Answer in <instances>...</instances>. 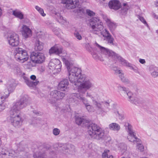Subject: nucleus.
Instances as JSON below:
<instances>
[{
  "mask_svg": "<svg viewBox=\"0 0 158 158\" xmlns=\"http://www.w3.org/2000/svg\"><path fill=\"white\" fill-rule=\"evenodd\" d=\"M62 60L67 67L69 80L75 86L79 93L85 94L87 90L93 88V81L86 75L81 74L80 68L73 66V63L68 60L66 56H62Z\"/></svg>",
  "mask_w": 158,
  "mask_h": 158,
  "instance_id": "f257e3e1",
  "label": "nucleus"
},
{
  "mask_svg": "<svg viewBox=\"0 0 158 158\" xmlns=\"http://www.w3.org/2000/svg\"><path fill=\"white\" fill-rule=\"evenodd\" d=\"M27 104V99L25 97L13 103L8 120L14 127H19L21 125L23 119L21 115L20 110L26 107Z\"/></svg>",
  "mask_w": 158,
  "mask_h": 158,
  "instance_id": "f03ea898",
  "label": "nucleus"
},
{
  "mask_svg": "<svg viewBox=\"0 0 158 158\" xmlns=\"http://www.w3.org/2000/svg\"><path fill=\"white\" fill-rule=\"evenodd\" d=\"M95 45L98 47L101 50V52L111 57L114 60L118 61L123 66L130 68L136 73H139L138 68L135 65H132L131 64L124 60L121 56L111 50L106 49L105 48L100 46L97 43L95 44Z\"/></svg>",
  "mask_w": 158,
  "mask_h": 158,
  "instance_id": "7ed1b4c3",
  "label": "nucleus"
},
{
  "mask_svg": "<svg viewBox=\"0 0 158 158\" xmlns=\"http://www.w3.org/2000/svg\"><path fill=\"white\" fill-rule=\"evenodd\" d=\"M90 25L92 29L91 32L94 34H100L103 37L106 38L110 34L106 29H104L103 23L98 18L94 17L90 20Z\"/></svg>",
  "mask_w": 158,
  "mask_h": 158,
  "instance_id": "20e7f679",
  "label": "nucleus"
},
{
  "mask_svg": "<svg viewBox=\"0 0 158 158\" xmlns=\"http://www.w3.org/2000/svg\"><path fill=\"white\" fill-rule=\"evenodd\" d=\"M88 133L93 139L97 140H105L106 135L103 130L97 124L92 123L88 127Z\"/></svg>",
  "mask_w": 158,
  "mask_h": 158,
  "instance_id": "39448f33",
  "label": "nucleus"
},
{
  "mask_svg": "<svg viewBox=\"0 0 158 158\" xmlns=\"http://www.w3.org/2000/svg\"><path fill=\"white\" fill-rule=\"evenodd\" d=\"M14 55L17 60L22 63L27 60L29 58L27 51L20 48H18L15 49Z\"/></svg>",
  "mask_w": 158,
  "mask_h": 158,
  "instance_id": "423d86ee",
  "label": "nucleus"
},
{
  "mask_svg": "<svg viewBox=\"0 0 158 158\" xmlns=\"http://www.w3.org/2000/svg\"><path fill=\"white\" fill-rule=\"evenodd\" d=\"M61 64L60 60L57 59L51 60L48 64L49 69L53 73H59L61 70Z\"/></svg>",
  "mask_w": 158,
  "mask_h": 158,
  "instance_id": "0eeeda50",
  "label": "nucleus"
},
{
  "mask_svg": "<svg viewBox=\"0 0 158 158\" xmlns=\"http://www.w3.org/2000/svg\"><path fill=\"white\" fill-rule=\"evenodd\" d=\"M9 44L12 47L18 45L19 43V37L18 35L15 33H8L5 36Z\"/></svg>",
  "mask_w": 158,
  "mask_h": 158,
  "instance_id": "6e6552de",
  "label": "nucleus"
},
{
  "mask_svg": "<svg viewBox=\"0 0 158 158\" xmlns=\"http://www.w3.org/2000/svg\"><path fill=\"white\" fill-rule=\"evenodd\" d=\"M15 86V80L10 79L8 80L6 85L7 90L6 89L4 93L2 94L1 97L2 100H4L8 97L9 94L13 91Z\"/></svg>",
  "mask_w": 158,
  "mask_h": 158,
  "instance_id": "1a4fd4ad",
  "label": "nucleus"
},
{
  "mask_svg": "<svg viewBox=\"0 0 158 158\" xmlns=\"http://www.w3.org/2000/svg\"><path fill=\"white\" fill-rule=\"evenodd\" d=\"M65 95V93L63 92L56 90H54L50 93V102L55 105L56 101L61 100L64 97Z\"/></svg>",
  "mask_w": 158,
  "mask_h": 158,
  "instance_id": "9d476101",
  "label": "nucleus"
},
{
  "mask_svg": "<svg viewBox=\"0 0 158 158\" xmlns=\"http://www.w3.org/2000/svg\"><path fill=\"white\" fill-rule=\"evenodd\" d=\"M84 94L74 93L73 95L76 97L81 101L85 106L86 109L89 112H94L93 106L89 104L88 100L84 96Z\"/></svg>",
  "mask_w": 158,
  "mask_h": 158,
  "instance_id": "9b49d317",
  "label": "nucleus"
},
{
  "mask_svg": "<svg viewBox=\"0 0 158 158\" xmlns=\"http://www.w3.org/2000/svg\"><path fill=\"white\" fill-rule=\"evenodd\" d=\"M124 126L128 133V139L131 142L134 143H137V139H139L136 136L135 134L132 129L131 125L128 123H125Z\"/></svg>",
  "mask_w": 158,
  "mask_h": 158,
  "instance_id": "f8f14e48",
  "label": "nucleus"
},
{
  "mask_svg": "<svg viewBox=\"0 0 158 158\" xmlns=\"http://www.w3.org/2000/svg\"><path fill=\"white\" fill-rule=\"evenodd\" d=\"M31 60L34 63L41 64L45 60V56L44 54L41 52H32L30 56Z\"/></svg>",
  "mask_w": 158,
  "mask_h": 158,
  "instance_id": "ddd939ff",
  "label": "nucleus"
},
{
  "mask_svg": "<svg viewBox=\"0 0 158 158\" xmlns=\"http://www.w3.org/2000/svg\"><path fill=\"white\" fill-rule=\"evenodd\" d=\"M62 3L64 4V6L68 9H73L78 6L79 0H62Z\"/></svg>",
  "mask_w": 158,
  "mask_h": 158,
  "instance_id": "4468645a",
  "label": "nucleus"
},
{
  "mask_svg": "<svg viewBox=\"0 0 158 158\" xmlns=\"http://www.w3.org/2000/svg\"><path fill=\"white\" fill-rule=\"evenodd\" d=\"M20 31L23 37L27 38L30 37L32 35V31L30 28L25 25L22 26Z\"/></svg>",
  "mask_w": 158,
  "mask_h": 158,
  "instance_id": "2eb2a0df",
  "label": "nucleus"
},
{
  "mask_svg": "<svg viewBox=\"0 0 158 158\" xmlns=\"http://www.w3.org/2000/svg\"><path fill=\"white\" fill-rule=\"evenodd\" d=\"M92 103L93 105L97 109L98 113L103 114L107 113V110L104 109L103 106L102 102H98L95 99H93Z\"/></svg>",
  "mask_w": 158,
  "mask_h": 158,
  "instance_id": "dca6fc26",
  "label": "nucleus"
},
{
  "mask_svg": "<svg viewBox=\"0 0 158 158\" xmlns=\"http://www.w3.org/2000/svg\"><path fill=\"white\" fill-rule=\"evenodd\" d=\"M19 72H18V74L23 76L25 82L29 87H33L34 86H36L39 83V82L37 80H36L35 81H31L27 77L24 76L25 73H24L20 70H19Z\"/></svg>",
  "mask_w": 158,
  "mask_h": 158,
  "instance_id": "f3484780",
  "label": "nucleus"
},
{
  "mask_svg": "<svg viewBox=\"0 0 158 158\" xmlns=\"http://www.w3.org/2000/svg\"><path fill=\"white\" fill-rule=\"evenodd\" d=\"M63 52V48L62 47L58 44H56L52 47L49 50V53L51 54L55 53L60 55Z\"/></svg>",
  "mask_w": 158,
  "mask_h": 158,
  "instance_id": "a211bd4d",
  "label": "nucleus"
},
{
  "mask_svg": "<svg viewBox=\"0 0 158 158\" xmlns=\"http://www.w3.org/2000/svg\"><path fill=\"white\" fill-rule=\"evenodd\" d=\"M108 5L110 9L115 10H118L121 7L120 3L117 0L110 1Z\"/></svg>",
  "mask_w": 158,
  "mask_h": 158,
  "instance_id": "6ab92c4d",
  "label": "nucleus"
},
{
  "mask_svg": "<svg viewBox=\"0 0 158 158\" xmlns=\"http://www.w3.org/2000/svg\"><path fill=\"white\" fill-rule=\"evenodd\" d=\"M113 70L115 71L116 74L118 75L123 82L127 83L129 82V80L124 77L123 74L121 70L119 69L116 67H114Z\"/></svg>",
  "mask_w": 158,
  "mask_h": 158,
  "instance_id": "aec40b11",
  "label": "nucleus"
},
{
  "mask_svg": "<svg viewBox=\"0 0 158 158\" xmlns=\"http://www.w3.org/2000/svg\"><path fill=\"white\" fill-rule=\"evenodd\" d=\"M104 20L106 22L111 32H112L115 29L117 25L115 23L111 21L109 19L106 18L104 19Z\"/></svg>",
  "mask_w": 158,
  "mask_h": 158,
  "instance_id": "412c9836",
  "label": "nucleus"
},
{
  "mask_svg": "<svg viewBox=\"0 0 158 158\" xmlns=\"http://www.w3.org/2000/svg\"><path fill=\"white\" fill-rule=\"evenodd\" d=\"M69 85V82L67 79H64L59 83L58 87L61 90L64 91L67 89Z\"/></svg>",
  "mask_w": 158,
  "mask_h": 158,
  "instance_id": "4be33fe9",
  "label": "nucleus"
},
{
  "mask_svg": "<svg viewBox=\"0 0 158 158\" xmlns=\"http://www.w3.org/2000/svg\"><path fill=\"white\" fill-rule=\"evenodd\" d=\"M12 15L15 17L19 19H22L24 18V15L23 13L20 10L16 9L12 11Z\"/></svg>",
  "mask_w": 158,
  "mask_h": 158,
  "instance_id": "5701e85b",
  "label": "nucleus"
},
{
  "mask_svg": "<svg viewBox=\"0 0 158 158\" xmlns=\"http://www.w3.org/2000/svg\"><path fill=\"white\" fill-rule=\"evenodd\" d=\"M44 44L39 40H36L35 43V49L36 51H40L44 48Z\"/></svg>",
  "mask_w": 158,
  "mask_h": 158,
  "instance_id": "b1692460",
  "label": "nucleus"
},
{
  "mask_svg": "<svg viewBox=\"0 0 158 158\" xmlns=\"http://www.w3.org/2000/svg\"><path fill=\"white\" fill-rule=\"evenodd\" d=\"M109 129L111 130L118 131L120 129V126L118 123H113L110 124L109 125Z\"/></svg>",
  "mask_w": 158,
  "mask_h": 158,
  "instance_id": "393cba45",
  "label": "nucleus"
},
{
  "mask_svg": "<svg viewBox=\"0 0 158 158\" xmlns=\"http://www.w3.org/2000/svg\"><path fill=\"white\" fill-rule=\"evenodd\" d=\"M53 13L55 15L56 17L58 19V21L62 23H64L65 20L63 18V17L60 15V14L57 11H54Z\"/></svg>",
  "mask_w": 158,
  "mask_h": 158,
  "instance_id": "a878e982",
  "label": "nucleus"
},
{
  "mask_svg": "<svg viewBox=\"0 0 158 158\" xmlns=\"http://www.w3.org/2000/svg\"><path fill=\"white\" fill-rule=\"evenodd\" d=\"M34 158H47V156L44 153L40 152H36L33 155Z\"/></svg>",
  "mask_w": 158,
  "mask_h": 158,
  "instance_id": "bb28decb",
  "label": "nucleus"
},
{
  "mask_svg": "<svg viewBox=\"0 0 158 158\" xmlns=\"http://www.w3.org/2000/svg\"><path fill=\"white\" fill-rule=\"evenodd\" d=\"M130 102L136 105L142 103L143 101L141 98L137 97H133V99H131Z\"/></svg>",
  "mask_w": 158,
  "mask_h": 158,
  "instance_id": "cd10ccee",
  "label": "nucleus"
},
{
  "mask_svg": "<svg viewBox=\"0 0 158 158\" xmlns=\"http://www.w3.org/2000/svg\"><path fill=\"white\" fill-rule=\"evenodd\" d=\"M119 149L121 152L123 154H124L127 151V146L124 143H121L119 146Z\"/></svg>",
  "mask_w": 158,
  "mask_h": 158,
  "instance_id": "c85d7f7f",
  "label": "nucleus"
},
{
  "mask_svg": "<svg viewBox=\"0 0 158 158\" xmlns=\"http://www.w3.org/2000/svg\"><path fill=\"white\" fill-rule=\"evenodd\" d=\"M68 147L64 146L63 149V151H64L63 153H65L66 152H69V151H74V147L73 145H69L68 146Z\"/></svg>",
  "mask_w": 158,
  "mask_h": 158,
  "instance_id": "c756f323",
  "label": "nucleus"
},
{
  "mask_svg": "<svg viewBox=\"0 0 158 158\" xmlns=\"http://www.w3.org/2000/svg\"><path fill=\"white\" fill-rule=\"evenodd\" d=\"M136 148L140 152H143L144 150V147L142 144V142L140 139H137V140Z\"/></svg>",
  "mask_w": 158,
  "mask_h": 158,
  "instance_id": "7c9ffc66",
  "label": "nucleus"
},
{
  "mask_svg": "<svg viewBox=\"0 0 158 158\" xmlns=\"http://www.w3.org/2000/svg\"><path fill=\"white\" fill-rule=\"evenodd\" d=\"M106 38V39L108 44L110 45H115V43L114 42V39L110 34Z\"/></svg>",
  "mask_w": 158,
  "mask_h": 158,
  "instance_id": "2f4dec72",
  "label": "nucleus"
},
{
  "mask_svg": "<svg viewBox=\"0 0 158 158\" xmlns=\"http://www.w3.org/2000/svg\"><path fill=\"white\" fill-rule=\"evenodd\" d=\"M35 8L42 16L44 17L46 16V14L44 13V10L42 8L38 6H36Z\"/></svg>",
  "mask_w": 158,
  "mask_h": 158,
  "instance_id": "473e14b6",
  "label": "nucleus"
},
{
  "mask_svg": "<svg viewBox=\"0 0 158 158\" xmlns=\"http://www.w3.org/2000/svg\"><path fill=\"white\" fill-rule=\"evenodd\" d=\"M109 152L108 150H105L102 156V158H113L112 156H110L109 157L108 156V153Z\"/></svg>",
  "mask_w": 158,
  "mask_h": 158,
  "instance_id": "72a5a7b5",
  "label": "nucleus"
},
{
  "mask_svg": "<svg viewBox=\"0 0 158 158\" xmlns=\"http://www.w3.org/2000/svg\"><path fill=\"white\" fill-rule=\"evenodd\" d=\"M126 94H127V95L128 96V100L130 102L131 100V99H133V97H134L133 94L130 91H129L127 90L126 91V93H125Z\"/></svg>",
  "mask_w": 158,
  "mask_h": 158,
  "instance_id": "f704fd0d",
  "label": "nucleus"
},
{
  "mask_svg": "<svg viewBox=\"0 0 158 158\" xmlns=\"http://www.w3.org/2000/svg\"><path fill=\"white\" fill-rule=\"evenodd\" d=\"M113 111H114V113L116 114H118V117L119 119L123 120L124 118V115L123 114H120L117 110L114 109L113 110Z\"/></svg>",
  "mask_w": 158,
  "mask_h": 158,
  "instance_id": "c9c22d12",
  "label": "nucleus"
},
{
  "mask_svg": "<svg viewBox=\"0 0 158 158\" xmlns=\"http://www.w3.org/2000/svg\"><path fill=\"white\" fill-rule=\"evenodd\" d=\"M37 35V36L39 38L44 39L45 36V34L44 32L40 31L39 32H38Z\"/></svg>",
  "mask_w": 158,
  "mask_h": 158,
  "instance_id": "e433bc0d",
  "label": "nucleus"
},
{
  "mask_svg": "<svg viewBox=\"0 0 158 158\" xmlns=\"http://www.w3.org/2000/svg\"><path fill=\"white\" fill-rule=\"evenodd\" d=\"M83 121L84 119L82 118L78 117H77L76 119V123L79 125L81 124Z\"/></svg>",
  "mask_w": 158,
  "mask_h": 158,
  "instance_id": "4c0bfd02",
  "label": "nucleus"
},
{
  "mask_svg": "<svg viewBox=\"0 0 158 158\" xmlns=\"http://www.w3.org/2000/svg\"><path fill=\"white\" fill-rule=\"evenodd\" d=\"M60 130L57 128H55L53 130V134L55 136L58 135L60 134Z\"/></svg>",
  "mask_w": 158,
  "mask_h": 158,
  "instance_id": "58836bf2",
  "label": "nucleus"
},
{
  "mask_svg": "<svg viewBox=\"0 0 158 158\" xmlns=\"http://www.w3.org/2000/svg\"><path fill=\"white\" fill-rule=\"evenodd\" d=\"M86 97L91 98L92 100L94 99L95 96L93 95L91 93L89 92H87L86 94Z\"/></svg>",
  "mask_w": 158,
  "mask_h": 158,
  "instance_id": "ea45409f",
  "label": "nucleus"
},
{
  "mask_svg": "<svg viewBox=\"0 0 158 158\" xmlns=\"http://www.w3.org/2000/svg\"><path fill=\"white\" fill-rule=\"evenodd\" d=\"M103 106H104L105 108L104 109L107 110V112L109 110V107L110 106L109 103L107 102H103Z\"/></svg>",
  "mask_w": 158,
  "mask_h": 158,
  "instance_id": "a19ab883",
  "label": "nucleus"
},
{
  "mask_svg": "<svg viewBox=\"0 0 158 158\" xmlns=\"http://www.w3.org/2000/svg\"><path fill=\"white\" fill-rule=\"evenodd\" d=\"M86 12L87 14L90 16H93L95 15V13L94 12L89 9L86 10Z\"/></svg>",
  "mask_w": 158,
  "mask_h": 158,
  "instance_id": "79ce46f5",
  "label": "nucleus"
},
{
  "mask_svg": "<svg viewBox=\"0 0 158 158\" xmlns=\"http://www.w3.org/2000/svg\"><path fill=\"white\" fill-rule=\"evenodd\" d=\"M131 154L129 151H127L124 154V156L121 158H131L130 156Z\"/></svg>",
  "mask_w": 158,
  "mask_h": 158,
  "instance_id": "37998d69",
  "label": "nucleus"
},
{
  "mask_svg": "<svg viewBox=\"0 0 158 158\" xmlns=\"http://www.w3.org/2000/svg\"><path fill=\"white\" fill-rule=\"evenodd\" d=\"M118 89L120 92H123L125 94L127 90V89L124 87H122L121 86H119L118 87Z\"/></svg>",
  "mask_w": 158,
  "mask_h": 158,
  "instance_id": "c03bdc74",
  "label": "nucleus"
},
{
  "mask_svg": "<svg viewBox=\"0 0 158 158\" xmlns=\"http://www.w3.org/2000/svg\"><path fill=\"white\" fill-rule=\"evenodd\" d=\"M139 19L140 20L141 22H142L144 25H145L147 26L148 27V24L146 22V21L145 20L143 17L141 16H139Z\"/></svg>",
  "mask_w": 158,
  "mask_h": 158,
  "instance_id": "a18cd8bd",
  "label": "nucleus"
},
{
  "mask_svg": "<svg viewBox=\"0 0 158 158\" xmlns=\"http://www.w3.org/2000/svg\"><path fill=\"white\" fill-rule=\"evenodd\" d=\"M53 31L54 33L57 35H58L60 34V30L57 28H54L53 29Z\"/></svg>",
  "mask_w": 158,
  "mask_h": 158,
  "instance_id": "49530a36",
  "label": "nucleus"
},
{
  "mask_svg": "<svg viewBox=\"0 0 158 158\" xmlns=\"http://www.w3.org/2000/svg\"><path fill=\"white\" fill-rule=\"evenodd\" d=\"M85 47L86 50L89 52H91L92 48L89 44L87 43L86 44Z\"/></svg>",
  "mask_w": 158,
  "mask_h": 158,
  "instance_id": "de8ad7c7",
  "label": "nucleus"
},
{
  "mask_svg": "<svg viewBox=\"0 0 158 158\" xmlns=\"http://www.w3.org/2000/svg\"><path fill=\"white\" fill-rule=\"evenodd\" d=\"M93 57L95 59H98L99 58L98 55L95 52H93L92 53Z\"/></svg>",
  "mask_w": 158,
  "mask_h": 158,
  "instance_id": "09e8293b",
  "label": "nucleus"
},
{
  "mask_svg": "<svg viewBox=\"0 0 158 158\" xmlns=\"http://www.w3.org/2000/svg\"><path fill=\"white\" fill-rule=\"evenodd\" d=\"M3 102H0V111H2L5 109V106L3 104Z\"/></svg>",
  "mask_w": 158,
  "mask_h": 158,
  "instance_id": "8fccbe9b",
  "label": "nucleus"
},
{
  "mask_svg": "<svg viewBox=\"0 0 158 158\" xmlns=\"http://www.w3.org/2000/svg\"><path fill=\"white\" fill-rule=\"evenodd\" d=\"M75 36L79 40H81V36L78 33H76L74 34Z\"/></svg>",
  "mask_w": 158,
  "mask_h": 158,
  "instance_id": "3c124183",
  "label": "nucleus"
},
{
  "mask_svg": "<svg viewBox=\"0 0 158 158\" xmlns=\"http://www.w3.org/2000/svg\"><path fill=\"white\" fill-rule=\"evenodd\" d=\"M152 76L154 77H156L158 76V72L156 71H153L151 73Z\"/></svg>",
  "mask_w": 158,
  "mask_h": 158,
  "instance_id": "603ef678",
  "label": "nucleus"
},
{
  "mask_svg": "<svg viewBox=\"0 0 158 158\" xmlns=\"http://www.w3.org/2000/svg\"><path fill=\"white\" fill-rule=\"evenodd\" d=\"M78 13H83L84 12V10L83 8H80L77 9Z\"/></svg>",
  "mask_w": 158,
  "mask_h": 158,
  "instance_id": "864d4df0",
  "label": "nucleus"
},
{
  "mask_svg": "<svg viewBox=\"0 0 158 158\" xmlns=\"http://www.w3.org/2000/svg\"><path fill=\"white\" fill-rule=\"evenodd\" d=\"M139 62L142 64H144L145 63L146 61L144 59H139Z\"/></svg>",
  "mask_w": 158,
  "mask_h": 158,
  "instance_id": "5fc2aeb1",
  "label": "nucleus"
},
{
  "mask_svg": "<svg viewBox=\"0 0 158 158\" xmlns=\"http://www.w3.org/2000/svg\"><path fill=\"white\" fill-rule=\"evenodd\" d=\"M30 78L33 80H35L36 78V76L34 75H32L30 77Z\"/></svg>",
  "mask_w": 158,
  "mask_h": 158,
  "instance_id": "6e6d98bb",
  "label": "nucleus"
},
{
  "mask_svg": "<svg viewBox=\"0 0 158 158\" xmlns=\"http://www.w3.org/2000/svg\"><path fill=\"white\" fill-rule=\"evenodd\" d=\"M123 6H126V9H128L129 6H127V3H123Z\"/></svg>",
  "mask_w": 158,
  "mask_h": 158,
  "instance_id": "4d7b16f0",
  "label": "nucleus"
},
{
  "mask_svg": "<svg viewBox=\"0 0 158 158\" xmlns=\"http://www.w3.org/2000/svg\"><path fill=\"white\" fill-rule=\"evenodd\" d=\"M33 113L35 114L39 115L40 114L39 112L36 110L33 111Z\"/></svg>",
  "mask_w": 158,
  "mask_h": 158,
  "instance_id": "13d9d810",
  "label": "nucleus"
},
{
  "mask_svg": "<svg viewBox=\"0 0 158 158\" xmlns=\"http://www.w3.org/2000/svg\"><path fill=\"white\" fill-rule=\"evenodd\" d=\"M153 15L154 18L156 19H158V15H156L155 14H154Z\"/></svg>",
  "mask_w": 158,
  "mask_h": 158,
  "instance_id": "bf43d9fd",
  "label": "nucleus"
},
{
  "mask_svg": "<svg viewBox=\"0 0 158 158\" xmlns=\"http://www.w3.org/2000/svg\"><path fill=\"white\" fill-rule=\"evenodd\" d=\"M155 5L156 7H158V2H155Z\"/></svg>",
  "mask_w": 158,
  "mask_h": 158,
  "instance_id": "052dcab7",
  "label": "nucleus"
},
{
  "mask_svg": "<svg viewBox=\"0 0 158 158\" xmlns=\"http://www.w3.org/2000/svg\"><path fill=\"white\" fill-rule=\"evenodd\" d=\"M5 100H2V99L1 98H0V102H1L2 101H4Z\"/></svg>",
  "mask_w": 158,
  "mask_h": 158,
  "instance_id": "680f3d73",
  "label": "nucleus"
},
{
  "mask_svg": "<svg viewBox=\"0 0 158 158\" xmlns=\"http://www.w3.org/2000/svg\"><path fill=\"white\" fill-rule=\"evenodd\" d=\"M42 70L43 71L44 70V68L43 67H42Z\"/></svg>",
  "mask_w": 158,
  "mask_h": 158,
  "instance_id": "e2e57ef3",
  "label": "nucleus"
},
{
  "mask_svg": "<svg viewBox=\"0 0 158 158\" xmlns=\"http://www.w3.org/2000/svg\"><path fill=\"white\" fill-rule=\"evenodd\" d=\"M156 32L157 34H158V30H156Z\"/></svg>",
  "mask_w": 158,
  "mask_h": 158,
  "instance_id": "0e129e2a",
  "label": "nucleus"
},
{
  "mask_svg": "<svg viewBox=\"0 0 158 158\" xmlns=\"http://www.w3.org/2000/svg\"><path fill=\"white\" fill-rule=\"evenodd\" d=\"M61 2H62L63 0H61Z\"/></svg>",
  "mask_w": 158,
  "mask_h": 158,
  "instance_id": "69168bd1",
  "label": "nucleus"
},
{
  "mask_svg": "<svg viewBox=\"0 0 158 158\" xmlns=\"http://www.w3.org/2000/svg\"><path fill=\"white\" fill-rule=\"evenodd\" d=\"M3 154L6 155V154L5 153H4Z\"/></svg>",
  "mask_w": 158,
  "mask_h": 158,
  "instance_id": "338daca9",
  "label": "nucleus"
}]
</instances>
